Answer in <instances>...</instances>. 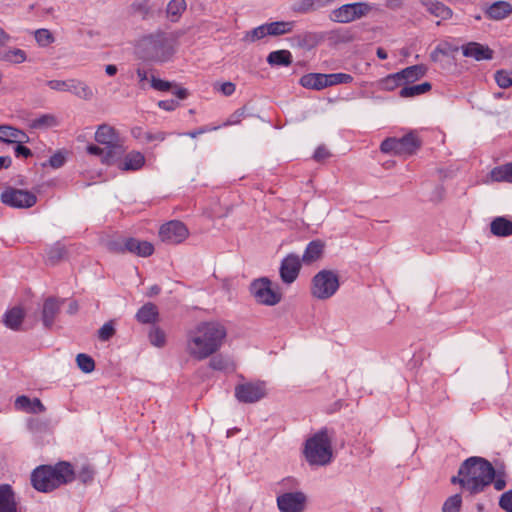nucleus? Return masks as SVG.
I'll return each instance as SVG.
<instances>
[{
    "label": "nucleus",
    "instance_id": "1",
    "mask_svg": "<svg viewBox=\"0 0 512 512\" xmlns=\"http://www.w3.org/2000/svg\"><path fill=\"white\" fill-rule=\"evenodd\" d=\"M225 337L226 329L222 324L202 322L187 333V351L194 359H206L221 347Z\"/></svg>",
    "mask_w": 512,
    "mask_h": 512
},
{
    "label": "nucleus",
    "instance_id": "2",
    "mask_svg": "<svg viewBox=\"0 0 512 512\" xmlns=\"http://www.w3.org/2000/svg\"><path fill=\"white\" fill-rule=\"evenodd\" d=\"M176 38L163 31L143 36L136 45L137 57L145 62L161 64L171 60L176 52Z\"/></svg>",
    "mask_w": 512,
    "mask_h": 512
},
{
    "label": "nucleus",
    "instance_id": "3",
    "mask_svg": "<svg viewBox=\"0 0 512 512\" xmlns=\"http://www.w3.org/2000/svg\"><path fill=\"white\" fill-rule=\"evenodd\" d=\"M460 474L465 475L462 480L463 489L475 495L492 483L496 470L485 458L472 456L460 465Z\"/></svg>",
    "mask_w": 512,
    "mask_h": 512
},
{
    "label": "nucleus",
    "instance_id": "4",
    "mask_svg": "<svg viewBox=\"0 0 512 512\" xmlns=\"http://www.w3.org/2000/svg\"><path fill=\"white\" fill-rule=\"evenodd\" d=\"M75 480V470L69 462H59L54 466L42 465L31 474L33 487L39 492H51L54 489Z\"/></svg>",
    "mask_w": 512,
    "mask_h": 512
},
{
    "label": "nucleus",
    "instance_id": "5",
    "mask_svg": "<svg viewBox=\"0 0 512 512\" xmlns=\"http://www.w3.org/2000/svg\"><path fill=\"white\" fill-rule=\"evenodd\" d=\"M333 436V430L322 427L305 441L303 454L310 466H326L332 461Z\"/></svg>",
    "mask_w": 512,
    "mask_h": 512
},
{
    "label": "nucleus",
    "instance_id": "6",
    "mask_svg": "<svg viewBox=\"0 0 512 512\" xmlns=\"http://www.w3.org/2000/svg\"><path fill=\"white\" fill-rule=\"evenodd\" d=\"M283 492L277 495L276 504L280 512H304L308 497L299 489L300 483L294 477L284 478L280 483Z\"/></svg>",
    "mask_w": 512,
    "mask_h": 512
},
{
    "label": "nucleus",
    "instance_id": "7",
    "mask_svg": "<svg viewBox=\"0 0 512 512\" xmlns=\"http://www.w3.org/2000/svg\"><path fill=\"white\" fill-rule=\"evenodd\" d=\"M422 145L416 131H409L400 138L388 137L382 141L380 150L386 154L399 156H411L415 154Z\"/></svg>",
    "mask_w": 512,
    "mask_h": 512
},
{
    "label": "nucleus",
    "instance_id": "8",
    "mask_svg": "<svg viewBox=\"0 0 512 512\" xmlns=\"http://www.w3.org/2000/svg\"><path fill=\"white\" fill-rule=\"evenodd\" d=\"M339 277L332 270H321L312 278L311 294L319 300L331 298L339 289Z\"/></svg>",
    "mask_w": 512,
    "mask_h": 512
},
{
    "label": "nucleus",
    "instance_id": "9",
    "mask_svg": "<svg viewBox=\"0 0 512 512\" xmlns=\"http://www.w3.org/2000/svg\"><path fill=\"white\" fill-rule=\"evenodd\" d=\"M98 144L106 146L108 159H121L125 154V147L117 131L106 124L100 125L95 133Z\"/></svg>",
    "mask_w": 512,
    "mask_h": 512
},
{
    "label": "nucleus",
    "instance_id": "10",
    "mask_svg": "<svg viewBox=\"0 0 512 512\" xmlns=\"http://www.w3.org/2000/svg\"><path fill=\"white\" fill-rule=\"evenodd\" d=\"M372 10L373 5L368 2H354L333 9L329 17L333 22L347 24L366 17Z\"/></svg>",
    "mask_w": 512,
    "mask_h": 512
},
{
    "label": "nucleus",
    "instance_id": "11",
    "mask_svg": "<svg viewBox=\"0 0 512 512\" xmlns=\"http://www.w3.org/2000/svg\"><path fill=\"white\" fill-rule=\"evenodd\" d=\"M249 291L257 303L266 306H274L282 298L281 293L272 288V282L267 277L253 280L249 286Z\"/></svg>",
    "mask_w": 512,
    "mask_h": 512
},
{
    "label": "nucleus",
    "instance_id": "12",
    "mask_svg": "<svg viewBox=\"0 0 512 512\" xmlns=\"http://www.w3.org/2000/svg\"><path fill=\"white\" fill-rule=\"evenodd\" d=\"M267 394L266 382L246 381L235 386V398L240 403L253 404L262 400Z\"/></svg>",
    "mask_w": 512,
    "mask_h": 512
},
{
    "label": "nucleus",
    "instance_id": "13",
    "mask_svg": "<svg viewBox=\"0 0 512 512\" xmlns=\"http://www.w3.org/2000/svg\"><path fill=\"white\" fill-rule=\"evenodd\" d=\"M0 199L3 204L17 209L30 208L37 202V197L34 193L13 187H7L1 193Z\"/></svg>",
    "mask_w": 512,
    "mask_h": 512
},
{
    "label": "nucleus",
    "instance_id": "14",
    "mask_svg": "<svg viewBox=\"0 0 512 512\" xmlns=\"http://www.w3.org/2000/svg\"><path fill=\"white\" fill-rule=\"evenodd\" d=\"M47 86L55 91L70 92L84 100H90L94 95L92 89L78 79L49 80Z\"/></svg>",
    "mask_w": 512,
    "mask_h": 512
},
{
    "label": "nucleus",
    "instance_id": "15",
    "mask_svg": "<svg viewBox=\"0 0 512 512\" xmlns=\"http://www.w3.org/2000/svg\"><path fill=\"white\" fill-rule=\"evenodd\" d=\"M189 235V231L184 223L178 220H172L163 224L159 229V237L162 242L167 244H179Z\"/></svg>",
    "mask_w": 512,
    "mask_h": 512
},
{
    "label": "nucleus",
    "instance_id": "16",
    "mask_svg": "<svg viewBox=\"0 0 512 512\" xmlns=\"http://www.w3.org/2000/svg\"><path fill=\"white\" fill-rule=\"evenodd\" d=\"M301 259L298 255L288 254L282 261L279 269L281 280L286 284L293 283L300 272Z\"/></svg>",
    "mask_w": 512,
    "mask_h": 512
},
{
    "label": "nucleus",
    "instance_id": "17",
    "mask_svg": "<svg viewBox=\"0 0 512 512\" xmlns=\"http://www.w3.org/2000/svg\"><path fill=\"white\" fill-rule=\"evenodd\" d=\"M462 53L465 57L473 58L476 61L490 60L493 57V51L487 45L477 42L463 45Z\"/></svg>",
    "mask_w": 512,
    "mask_h": 512
},
{
    "label": "nucleus",
    "instance_id": "18",
    "mask_svg": "<svg viewBox=\"0 0 512 512\" xmlns=\"http://www.w3.org/2000/svg\"><path fill=\"white\" fill-rule=\"evenodd\" d=\"M0 512H18L15 493L9 484L0 485Z\"/></svg>",
    "mask_w": 512,
    "mask_h": 512
},
{
    "label": "nucleus",
    "instance_id": "19",
    "mask_svg": "<svg viewBox=\"0 0 512 512\" xmlns=\"http://www.w3.org/2000/svg\"><path fill=\"white\" fill-rule=\"evenodd\" d=\"M15 409L27 413H43L46 408L39 398L30 399L28 396H18L14 403Z\"/></svg>",
    "mask_w": 512,
    "mask_h": 512
},
{
    "label": "nucleus",
    "instance_id": "20",
    "mask_svg": "<svg viewBox=\"0 0 512 512\" xmlns=\"http://www.w3.org/2000/svg\"><path fill=\"white\" fill-rule=\"evenodd\" d=\"M118 168L124 171H137L145 164V157L139 151H132L125 155L123 160H118Z\"/></svg>",
    "mask_w": 512,
    "mask_h": 512
},
{
    "label": "nucleus",
    "instance_id": "21",
    "mask_svg": "<svg viewBox=\"0 0 512 512\" xmlns=\"http://www.w3.org/2000/svg\"><path fill=\"white\" fill-rule=\"evenodd\" d=\"M292 48L311 50L318 42L317 35L312 32H302L291 36L288 39Z\"/></svg>",
    "mask_w": 512,
    "mask_h": 512
},
{
    "label": "nucleus",
    "instance_id": "22",
    "mask_svg": "<svg viewBox=\"0 0 512 512\" xmlns=\"http://www.w3.org/2000/svg\"><path fill=\"white\" fill-rule=\"evenodd\" d=\"M127 252L140 257H148L153 254L154 246L148 241H141L133 237L126 238Z\"/></svg>",
    "mask_w": 512,
    "mask_h": 512
},
{
    "label": "nucleus",
    "instance_id": "23",
    "mask_svg": "<svg viewBox=\"0 0 512 512\" xmlns=\"http://www.w3.org/2000/svg\"><path fill=\"white\" fill-rule=\"evenodd\" d=\"M60 309V302L53 297L47 298L43 304L42 321L46 328H51Z\"/></svg>",
    "mask_w": 512,
    "mask_h": 512
},
{
    "label": "nucleus",
    "instance_id": "24",
    "mask_svg": "<svg viewBox=\"0 0 512 512\" xmlns=\"http://www.w3.org/2000/svg\"><path fill=\"white\" fill-rule=\"evenodd\" d=\"M25 312L23 308L15 306L5 312L3 315L4 325L14 331H18L23 323Z\"/></svg>",
    "mask_w": 512,
    "mask_h": 512
},
{
    "label": "nucleus",
    "instance_id": "25",
    "mask_svg": "<svg viewBox=\"0 0 512 512\" xmlns=\"http://www.w3.org/2000/svg\"><path fill=\"white\" fill-rule=\"evenodd\" d=\"M299 83L307 89L322 90L327 87V74L308 73L300 78Z\"/></svg>",
    "mask_w": 512,
    "mask_h": 512
},
{
    "label": "nucleus",
    "instance_id": "26",
    "mask_svg": "<svg viewBox=\"0 0 512 512\" xmlns=\"http://www.w3.org/2000/svg\"><path fill=\"white\" fill-rule=\"evenodd\" d=\"M512 13V5L507 1H496L486 9V15L492 20H502Z\"/></svg>",
    "mask_w": 512,
    "mask_h": 512
},
{
    "label": "nucleus",
    "instance_id": "27",
    "mask_svg": "<svg viewBox=\"0 0 512 512\" xmlns=\"http://www.w3.org/2000/svg\"><path fill=\"white\" fill-rule=\"evenodd\" d=\"M427 72V68L422 64L412 65L397 72L404 84L414 83L422 78Z\"/></svg>",
    "mask_w": 512,
    "mask_h": 512
},
{
    "label": "nucleus",
    "instance_id": "28",
    "mask_svg": "<svg viewBox=\"0 0 512 512\" xmlns=\"http://www.w3.org/2000/svg\"><path fill=\"white\" fill-rule=\"evenodd\" d=\"M420 3L426 7L427 11L434 15L435 17L441 18L443 20L449 19L452 17V10L439 1L432 0H420Z\"/></svg>",
    "mask_w": 512,
    "mask_h": 512
},
{
    "label": "nucleus",
    "instance_id": "29",
    "mask_svg": "<svg viewBox=\"0 0 512 512\" xmlns=\"http://www.w3.org/2000/svg\"><path fill=\"white\" fill-rule=\"evenodd\" d=\"M324 245L320 240L309 242L304 250L301 261L304 264H311L322 256Z\"/></svg>",
    "mask_w": 512,
    "mask_h": 512
},
{
    "label": "nucleus",
    "instance_id": "30",
    "mask_svg": "<svg viewBox=\"0 0 512 512\" xmlns=\"http://www.w3.org/2000/svg\"><path fill=\"white\" fill-rule=\"evenodd\" d=\"M26 138L27 135L19 129L8 125H0V141L16 144L23 142Z\"/></svg>",
    "mask_w": 512,
    "mask_h": 512
},
{
    "label": "nucleus",
    "instance_id": "31",
    "mask_svg": "<svg viewBox=\"0 0 512 512\" xmlns=\"http://www.w3.org/2000/svg\"><path fill=\"white\" fill-rule=\"evenodd\" d=\"M491 233L498 237L512 235V221L503 216L496 217L490 224Z\"/></svg>",
    "mask_w": 512,
    "mask_h": 512
},
{
    "label": "nucleus",
    "instance_id": "32",
    "mask_svg": "<svg viewBox=\"0 0 512 512\" xmlns=\"http://www.w3.org/2000/svg\"><path fill=\"white\" fill-rule=\"evenodd\" d=\"M266 60L271 66L288 67L292 64L293 57L290 51L282 49L270 52Z\"/></svg>",
    "mask_w": 512,
    "mask_h": 512
},
{
    "label": "nucleus",
    "instance_id": "33",
    "mask_svg": "<svg viewBox=\"0 0 512 512\" xmlns=\"http://www.w3.org/2000/svg\"><path fill=\"white\" fill-rule=\"evenodd\" d=\"M158 318L157 307L153 303L144 304L136 313V319L143 324H152Z\"/></svg>",
    "mask_w": 512,
    "mask_h": 512
},
{
    "label": "nucleus",
    "instance_id": "34",
    "mask_svg": "<svg viewBox=\"0 0 512 512\" xmlns=\"http://www.w3.org/2000/svg\"><path fill=\"white\" fill-rule=\"evenodd\" d=\"M294 21H275L267 23V33L269 36H280L293 31Z\"/></svg>",
    "mask_w": 512,
    "mask_h": 512
},
{
    "label": "nucleus",
    "instance_id": "35",
    "mask_svg": "<svg viewBox=\"0 0 512 512\" xmlns=\"http://www.w3.org/2000/svg\"><path fill=\"white\" fill-rule=\"evenodd\" d=\"M490 177L495 182H512V162L493 168Z\"/></svg>",
    "mask_w": 512,
    "mask_h": 512
},
{
    "label": "nucleus",
    "instance_id": "36",
    "mask_svg": "<svg viewBox=\"0 0 512 512\" xmlns=\"http://www.w3.org/2000/svg\"><path fill=\"white\" fill-rule=\"evenodd\" d=\"M431 84L429 82H423L421 84L412 85V86H404L399 91V96L401 98H412L418 95L425 94L426 92L431 90Z\"/></svg>",
    "mask_w": 512,
    "mask_h": 512
},
{
    "label": "nucleus",
    "instance_id": "37",
    "mask_svg": "<svg viewBox=\"0 0 512 512\" xmlns=\"http://www.w3.org/2000/svg\"><path fill=\"white\" fill-rule=\"evenodd\" d=\"M58 120L52 114H42L30 120L29 126L32 129H47L57 126Z\"/></svg>",
    "mask_w": 512,
    "mask_h": 512
},
{
    "label": "nucleus",
    "instance_id": "38",
    "mask_svg": "<svg viewBox=\"0 0 512 512\" xmlns=\"http://www.w3.org/2000/svg\"><path fill=\"white\" fill-rule=\"evenodd\" d=\"M186 10L185 0H171L167 5V16L172 22H176Z\"/></svg>",
    "mask_w": 512,
    "mask_h": 512
},
{
    "label": "nucleus",
    "instance_id": "39",
    "mask_svg": "<svg viewBox=\"0 0 512 512\" xmlns=\"http://www.w3.org/2000/svg\"><path fill=\"white\" fill-rule=\"evenodd\" d=\"M402 85H404V82L401 79V77L399 75H397V72L393 73V74H389L388 76L382 78L379 81L380 88L382 90H386V91H393L394 89H396L397 87H400Z\"/></svg>",
    "mask_w": 512,
    "mask_h": 512
},
{
    "label": "nucleus",
    "instance_id": "40",
    "mask_svg": "<svg viewBox=\"0 0 512 512\" xmlns=\"http://www.w3.org/2000/svg\"><path fill=\"white\" fill-rule=\"evenodd\" d=\"M26 59V52L19 48L9 49L2 55V60L13 64L23 63Z\"/></svg>",
    "mask_w": 512,
    "mask_h": 512
},
{
    "label": "nucleus",
    "instance_id": "41",
    "mask_svg": "<svg viewBox=\"0 0 512 512\" xmlns=\"http://www.w3.org/2000/svg\"><path fill=\"white\" fill-rule=\"evenodd\" d=\"M266 29L267 23L259 25L250 31H247L243 37V41L253 43L255 41L263 39L264 37L268 36Z\"/></svg>",
    "mask_w": 512,
    "mask_h": 512
},
{
    "label": "nucleus",
    "instance_id": "42",
    "mask_svg": "<svg viewBox=\"0 0 512 512\" xmlns=\"http://www.w3.org/2000/svg\"><path fill=\"white\" fill-rule=\"evenodd\" d=\"M76 363L79 369L84 373H91L95 369L94 359L85 353H79L76 356Z\"/></svg>",
    "mask_w": 512,
    "mask_h": 512
},
{
    "label": "nucleus",
    "instance_id": "43",
    "mask_svg": "<svg viewBox=\"0 0 512 512\" xmlns=\"http://www.w3.org/2000/svg\"><path fill=\"white\" fill-rule=\"evenodd\" d=\"M66 158H67V152L63 151V150H58L48 159L47 162L43 163L42 166L43 167L50 166L53 169H59L65 165Z\"/></svg>",
    "mask_w": 512,
    "mask_h": 512
},
{
    "label": "nucleus",
    "instance_id": "44",
    "mask_svg": "<svg viewBox=\"0 0 512 512\" xmlns=\"http://www.w3.org/2000/svg\"><path fill=\"white\" fill-rule=\"evenodd\" d=\"M107 150L106 146L99 147L97 145H88L87 146V152L91 155L99 156L101 157V160L104 164L111 165L118 162L119 159H108L107 156Z\"/></svg>",
    "mask_w": 512,
    "mask_h": 512
},
{
    "label": "nucleus",
    "instance_id": "45",
    "mask_svg": "<svg viewBox=\"0 0 512 512\" xmlns=\"http://www.w3.org/2000/svg\"><path fill=\"white\" fill-rule=\"evenodd\" d=\"M353 81V77L347 73H331L327 74V87L338 85V84H348Z\"/></svg>",
    "mask_w": 512,
    "mask_h": 512
},
{
    "label": "nucleus",
    "instance_id": "46",
    "mask_svg": "<svg viewBox=\"0 0 512 512\" xmlns=\"http://www.w3.org/2000/svg\"><path fill=\"white\" fill-rule=\"evenodd\" d=\"M462 505V497L460 494H455L446 499L443 504V512H459Z\"/></svg>",
    "mask_w": 512,
    "mask_h": 512
},
{
    "label": "nucleus",
    "instance_id": "47",
    "mask_svg": "<svg viewBox=\"0 0 512 512\" xmlns=\"http://www.w3.org/2000/svg\"><path fill=\"white\" fill-rule=\"evenodd\" d=\"M149 341L155 347H162L166 342V336L159 327H152L149 332Z\"/></svg>",
    "mask_w": 512,
    "mask_h": 512
},
{
    "label": "nucleus",
    "instance_id": "48",
    "mask_svg": "<svg viewBox=\"0 0 512 512\" xmlns=\"http://www.w3.org/2000/svg\"><path fill=\"white\" fill-rule=\"evenodd\" d=\"M495 81L497 85L500 88L506 89L512 86V73L505 71V70H499L495 73Z\"/></svg>",
    "mask_w": 512,
    "mask_h": 512
},
{
    "label": "nucleus",
    "instance_id": "49",
    "mask_svg": "<svg viewBox=\"0 0 512 512\" xmlns=\"http://www.w3.org/2000/svg\"><path fill=\"white\" fill-rule=\"evenodd\" d=\"M65 254L66 250L64 246L56 244L53 247H51L48 251V261L51 264H56L57 262L64 258Z\"/></svg>",
    "mask_w": 512,
    "mask_h": 512
},
{
    "label": "nucleus",
    "instance_id": "50",
    "mask_svg": "<svg viewBox=\"0 0 512 512\" xmlns=\"http://www.w3.org/2000/svg\"><path fill=\"white\" fill-rule=\"evenodd\" d=\"M35 40L40 46H48L54 41L52 33L47 29H38L34 33Z\"/></svg>",
    "mask_w": 512,
    "mask_h": 512
},
{
    "label": "nucleus",
    "instance_id": "51",
    "mask_svg": "<svg viewBox=\"0 0 512 512\" xmlns=\"http://www.w3.org/2000/svg\"><path fill=\"white\" fill-rule=\"evenodd\" d=\"M94 478V470L89 465H82L78 472L75 471V479L83 484L91 482Z\"/></svg>",
    "mask_w": 512,
    "mask_h": 512
},
{
    "label": "nucleus",
    "instance_id": "52",
    "mask_svg": "<svg viewBox=\"0 0 512 512\" xmlns=\"http://www.w3.org/2000/svg\"><path fill=\"white\" fill-rule=\"evenodd\" d=\"M107 249L114 253H125L127 252L126 248V238H119L109 240L107 242Z\"/></svg>",
    "mask_w": 512,
    "mask_h": 512
},
{
    "label": "nucleus",
    "instance_id": "53",
    "mask_svg": "<svg viewBox=\"0 0 512 512\" xmlns=\"http://www.w3.org/2000/svg\"><path fill=\"white\" fill-rule=\"evenodd\" d=\"M150 83L153 89L162 92L169 91L174 86L173 82L162 80L155 76H151Z\"/></svg>",
    "mask_w": 512,
    "mask_h": 512
},
{
    "label": "nucleus",
    "instance_id": "54",
    "mask_svg": "<svg viewBox=\"0 0 512 512\" xmlns=\"http://www.w3.org/2000/svg\"><path fill=\"white\" fill-rule=\"evenodd\" d=\"M115 334V328L113 326L112 322L105 323L99 330H98V338L101 341H108L113 335Z\"/></svg>",
    "mask_w": 512,
    "mask_h": 512
},
{
    "label": "nucleus",
    "instance_id": "55",
    "mask_svg": "<svg viewBox=\"0 0 512 512\" xmlns=\"http://www.w3.org/2000/svg\"><path fill=\"white\" fill-rule=\"evenodd\" d=\"M499 506L505 512H512V489L504 492L500 496Z\"/></svg>",
    "mask_w": 512,
    "mask_h": 512
},
{
    "label": "nucleus",
    "instance_id": "56",
    "mask_svg": "<svg viewBox=\"0 0 512 512\" xmlns=\"http://www.w3.org/2000/svg\"><path fill=\"white\" fill-rule=\"evenodd\" d=\"M27 426L31 432L38 433L46 429L47 423L38 418H31L28 420Z\"/></svg>",
    "mask_w": 512,
    "mask_h": 512
},
{
    "label": "nucleus",
    "instance_id": "57",
    "mask_svg": "<svg viewBox=\"0 0 512 512\" xmlns=\"http://www.w3.org/2000/svg\"><path fill=\"white\" fill-rule=\"evenodd\" d=\"M166 136H167V133L162 132V131H157V132L146 131L144 133L143 141L146 143L154 142V141L162 142L166 139Z\"/></svg>",
    "mask_w": 512,
    "mask_h": 512
},
{
    "label": "nucleus",
    "instance_id": "58",
    "mask_svg": "<svg viewBox=\"0 0 512 512\" xmlns=\"http://www.w3.org/2000/svg\"><path fill=\"white\" fill-rule=\"evenodd\" d=\"M210 368L217 371H223L227 368L228 362L221 356H214L209 362Z\"/></svg>",
    "mask_w": 512,
    "mask_h": 512
},
{
    "label": "nucleus",
    "instance_id": "59",
    "mask_svg": "<svg viewBox=\"0 0 512 512\" xmlns=\"http://www.w3.org/2000/svg\"><path fill=\"white\" fill-rule=\"evenodd\" d=\"M14 153H15V156L16 157H22V158H28L30 156H32V151L24 146L22 144V142H19V143H16L15 147H14Z\"/></svg>",
    "mask_w": 512,
    "mask_h": 512
},
{
    "label": "nucleus",
    "instance_id": "60",
    "mask_svg": "<svg viewBox=\"0 0 512 512\" xmlns=\"http://www.w3.org/2000/svg\"><path fill=\"white\" fill-rule=\"evenodd\" d=\"M178 105V101L174 99L161 100L158 102V107L165 111H174Z\"/></svg>",
    "mask_w": 512,
    "mask_h": 512
},
{
    "label": "nucleus",
    "instance_id": "61",
    "mask_svg": "<svg viewBox=\"0 0 512 512\" xmlns=\"http://www.w3.org/2000/svg\"><path fill=\"white\" fill-rule=\"evenodd\" d=\"M449 52L446 48H444L442 45H438L435 47V49L431 52L430 58L433 62H438L440 60V56H448Z\"/></svg>",
    "mask_w": 512,
    "mask_h": 512
},
{
    "label": "nucleus",
    "instance_id": "62",
    "mask_svg": "<svg viewBox=\"0 0 512 512\" xmlns=\"http://www.w3.org/2000/svg\"><path fill=\"white\" fill-rule=\"evenodd\" d=\"M330 156V152L325 146H318L313 154V158L316 161H323Z\"/></svg>",
    "mask_w": 512,
    "mask_h": 512
},
{
    "label": "nucleus",
    "instance_id": "63",
    "mask_svg": "<svg viewBox=\"0 0 512 512\" xmlns=\"http://www.w3.org/2000/svg\"><path fill=\"white\" fill-rule=\"evenodd\" d=\"M492 483L494 485L495 490H497V491L503 490L506 486L504 474L501 472H496V476L494 477Z\"/></svg>",
    "mask_w": 512,
    "mask_h": 512
},
{
    "label": "nucleus",
    "instance_id": "64",
    "mask_svg": "<svg viewBox=\"0 0 512 512\" xmlns=\"http://www.w3.org/2000/svg\"><path fill=\"white\" fill-rule=\"evenodd\" d=\"M244 108L237 109L229 118L225 125H234L240 122V119L244 116Z\"/></svg>",
    "mask_w": 512,
    "mask_h": 512
}]
</instances>
